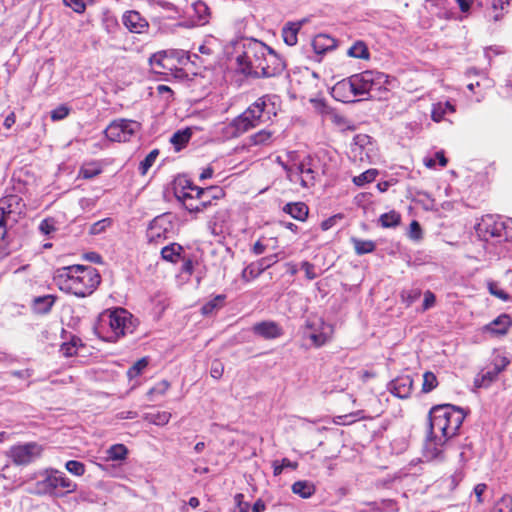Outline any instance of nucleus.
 Returning a JSON list of instances; mask_svg holds the SVG:
<instances>
[{"instance_id": "13d9d810", "label": "nucleus", "mask_w": 512, "mask_h": 512, "mask_svg": "<svg viewBox=\"0 0 512 512\" xmlns=\"http://www.w3.org/2000/svg\"><path fill=\"white\" fill-rule=\"evenodd\" d=\"M224 373V365L220 360H214L211 364L210 375L212 378L219 380Z\"/></svg>"}, {"instance_id": "49530a36", "label": "nucleus", "mask_w": 512, "mask_h": 512, "mask_svg": "<svg viewBox=\"0 0 512 512\" xmlns=\"http://www.w3.org/2000/svg\"><path fill=\"white\" fill-rule=\"evenodd\" d=\"M261 271L259 270L256 263H251L247 267H245L241 273V278L244 282L248 283L261 275Z\"/></svg>"}, {"instance_id": "f257e3e1", "label": "nucleus", "mask_w": 512, "mask_h": 512, "mask_svg": "<svg viewBox=\"0 0 512 512\" xmlns=\"http://www.w3.org/2000/svg\"><path fill=\"white\" fill-rule=\"evenodd\" d=\"M466 414L451 404L433 406L429 411V436L425 448L432 457L442 453V447L460 429Z\"/></svg>"}, {"instance_id": "7ed1b4c3", "label": "nucleus", "mask_w": 512, "mask_h": 512, "mask_svg": "<svg viewBox=\"0 0 512 512\" xmlns=\"http://www.w3.org/2000/svg\"><path fill=\"white\" fill-rule=\"evenodd\" d=\"M54 282L61 291L84 298L98 288L101 275L92 266L71 265L58 268L55 271Z\"/></svg>"}, {"instance_id": "9b49d317", "label": "nucleus", "mask_w": 512, "mask_h": 512, "mask_svg": "<svg viewBox=\"0 0 512 512\" xmlns=\"http://www.w3.org/2000/svg\"><path fill=\"white\" fill-rule=\"evenodd\" d=\"M44 448L36 442L13 445L7 455L16 465L26 466L42 456Z\"/></svg>"}, {"instance_id": "ddd939ff", "label": "nucleus", "mask_w": 512, "mask_h": 512, "mask_svg": "<svg viewBox=\"0 0 512 512\" xmlns=\"http://www.w3.org/2000/svg\"><path fill=\"white\" fill-rule=\"evenodd\" d=\"M205 195L206 190H203L202 187L196 186L188 180H185L184 185L175 189L176 198L190 214H193L194 209H197V198H201Z\"/></svg>"}, {"instance_id": "a19ab883", "label": "nucleus", "mask_w": 512, "mask_h": 512, "mask_svg": "<svg viewBox=\"0 0 512 512\" xmlns=\"http://www.w3.org/2000/svg\"><path fill=\"white\" fill-rule=\"evenodd\" d=\"M226 296L221 294L217 295L214 299L205 303L201 308V313L205 316L212 314L215 310L219 309L222 306Z\"/></svg>"}, {"instance_id": "9d476101", "label": "nucleus", "mask_w": 512, "mask_h": 512, "mask_svg": "<svg viewBox=\"0 0 512 512\" xmlns=\"http://www.w3.org/2000/svg\"><path fill=\"white\" fill-rule=\"evenodd\" d=\"M141 124L130 119L113 120L104 130L107 139L113 142H127L139 132Z\"/></svg>"}, {"instance_id": "58836bf2", "label": "nucleus", "mask_w": 512, "mask_h": 512, "mask_svg": "<svg viewBox=\"0 0 512 512\" xmlns=\"http://www.w3.org/2000/svg\"><path fill=\"white\" fill-rule=\"evenodd\" d=\"M159 155V151L158 149H153L152 151H150L146 157L144 158V160H142L139 164V173L144 176L147 174L148 170L154 165L155 161H156V158L158 157Z\"/></svg>"}, {"instance_id": "8fccbe9b", "label": "nucleus", "mask_w": 512, "mask_h": 512, "mask_svg": "<svg viewBox=\"0 0 512 512\" xmlns=\"http://www.w3.org/2000/svg\"><path fill=\"white\" fill-rule=\"evenodd\" d=\"M65 468L67 471L76 476H82L85 473V465L80 461L69 460L66 462Z\"/></svg>"}, {"instance_id": "72a5a7b5", "label": "nucleus", "mask_w": 512, "mask_h": 512, "mask_svg": "<svg viewBox=\"0 0 512 512\" xmlns=\"http://www.w3.org/2000/svg\"><path fill=\"white\" fill-rule=\"evenodd\" d=\"M347 54L350 57L358 58V59H368L370 57V53L368 47L364 41L358 40L356 41L349 49Z\"/></svg>"}, {"instance_id": "bb28decb", "label": "nucleus", "mask_w": 512, "mask_h": 512, "mask_svg": "<svg viewBox=\"0 0 512 512\" xmlns=\"http://www.w3.org/2000/svg\"><path fill=\"white\" fill-rule=\"evenodd\" d=\"M55 300H56V298L53 295H45V296L36 297L33 300V310L37 314H41V315L48 314L51 311V309L55 303Z\"/></svg>"}, {"instance_id": "a878e982", "label": "nucleus", "mask_w": 512, "mask_h": 512, "mask_svg": "<svg viewBox=\"0 0 512 512\" xmlns=\"http://www.w3.org/2000/svg\"><path fill=\"white\" fill-rule=\"evenodd\" d=\"M320 111L324 121L331 122L332 124L336 125L341 129L347 126V119L343 115L335 111V109L324 105L322 106Z\"/></svg>"}, {"instance_id": "e433bc0d", "label": "nucleus", "mask_w": 512, "mask_h": 512, "mask_svg": "<svg viewBox=\"0 0 512 512\" xmlns=\"http://www.w3.org/2000/svg\"><path fill=\"white\" fill-rule=\"evenodd\" d=\"M102 173L101 166L96 162L84 164L79 170V177L83 179H93Z\"/></svg>"}, {"instance_id": "c756f323", "label": "nucleus", "mask_w": 512, "mask_h": 512, "mask_svg": "<svg viewBox=\"0 0 512 512\" xmlns=\"http://www.w3.org/2000/svg\"><path fill=\"white\" fill-rule=\"evenodd\" d=\"M355 253L357 255L369 254L375 251L376 243L372 240H364L356 237L351 238Z\"/></svg>"}, {"instance_id": "f704fd0d", "label": "nucleus", "mask_w": 512, "mask_h": 512, "mask_svg": "<svg viewBox=\"0 0 512 512\" xmlns=\"http://www.w3.org/2000/svg\"><path fill=\"white\" fill-rule=\"evenodd\" d=\"M107 459L112 461H122L127 458L128 449L124 444H114L107 450Z\"/></svg>"}, {"instance_id": "7c9ffc66", "label": "nucleus", "mask_w": 512, "mask_h": 512, "mask_svg": "<svg viewBox=\"0 0 512 512\" xmlns=\"http://www.w3.org/2000/svg\"><path fill=\"white\" fill-rule=\"evenodd\" d=\"M171 413L168 411H156V412H149L146 413L143 416V419L151 424L157 425V426H164L168 424V422L171 419Z\"/></svg>"}, {"instance_id": "864d4df0", "label": "nucleus", "mask_w": 512, "mask_h": 512, "mask_svg": "<svg viewBox=\"0 0 512 512\" xmlns=\"http://www.w3.org/2000/svg\"><path fill=\"white\" fill-rule=\"evenodd\" d=\"M244 498L242 493H237L234 496L235 508L233 512H249L250 504Z\"/></svg>"}, {"instance_id": "473e14b6", "label": "nucleus", "mask_w": 512, "mask_h": 512, "mask_svg": "<svg viewBox=\"0 0 512 512\" xmlns=\"http://www.w3.org/2000/svg\"><path fill=\"white\" fill-rule=\"evenodd\" d=\"M455 107L450 102L445 103H437L433 105L432 111H431V118L435 122H440L443 120L446 113H454Z\"/></svg>"}, {"instance_id": "1a4fd4ad", "label": "nucleus", "mask_w": 512, "mask_h": 512, "mask_svg": "<svg viewBox=\"0 0 512 512\" xmlns=\"http://www.w3.org/2000/svg\"><path fill=\"white\" fill-rule=\"evenodd\" d=\"M287 172L291 181H293L294 176H297L303 188H311L315 186L320 175L319 160L308 155L296 165L295 170L290 168L287 169Z\"/></svg>"}, {"instance_id": "a18cd8bd", "label": "nucleus", "mask_w": 512, "mask_h": 512, "mask_svg": "<svg viewBox=\"0 0 512 512\" xmlns=\"http://www.w3.org/2000/svg\"><path fill=\"white\" fill-rule=\"evenodd\" d=\"M487 289L491 295H493L494 297H496L502 301L510 300V295L505 290L500 288L498 283L495 281H492V280L488 281Z\"/></svg>"}, {"instance_id": "f8f14e48", "label": "nucleus", "mask_w": 512, "mask_h": 512, "mask_svg": "<svg viewBox=\"0 0 512 512\" xmlns=\"http://www.w3.org/2000/svg\"><path fill=\"white\" fill-rule=\"evenodd\" d=\"M332 333V327L326 324L322 318L312 317L305 322L304 334L317 348L325 345L331 339Z\"/></svg>"}, {"instance_id": "4468645a", "label": "nucleus", "mask_w": 512, "mask_h": 512, "mask_svg": "<svg viewBox=\"0 0 512 512\" xmlns=\"http://www.w3.org/2000/svg\"><path fill=\"white\" fill-rule=\"evenodd\" d=\"M383 74L373 71H364L360 74L350 76L356 95L361 96L374 89L380 83Z\"/></svg>"}, {"instance_id": "f03ea898", "label": "nucleus", "mask_w": 512, "mask_h": 512, "mask_svg": "<svg viewBox=\"0 0 512 512\" xmlns=\"http://www.w3.org/2000/svg\"><path fill=\"white\" fill-rule=\"evenodd\" d=\"M238 69L246 76L275 77L285 69V62L270 47L258 40L243 44V51L237 56Z\"/></svg>"}, {"instance_id": "423d86ee", "label": "nucleus", "mask_w": 512, "mask_h": 512, "mask_svg": "<svg viewBox=\"0 0 512 512\" xmlns=\"http://www.w3.org/2000/svg\"><path fill=\"white\" fill-rule=\"evenodd\" d=\"M25 203L17 194H9L0 198V259L10 254L7 228L18 221L24 214Z\"/></svg>"}, {"instance_id": "3c124183", "label": "nucleus", "mask_w": 512, "mask_h": 512, "mask_svg": "<svg viewBox=\"0 0 512 512\" xmlns=\"http://www.w3.org/2000/svg\"><path fill=\"white\" fill-rule=\"evenodd\" d=\"M56 229V221L52 217L45 218L40 222L39 230L44 235H50L55 232Z\"/></svg>"}, {"instance_id": "ea45409f", "label": "nucleus", "mask_w": 512, "mask_h": 512, "mask_svg": "<svg viewBox=\"0 0 512 512\" xmlns=\"http://www.w3.org/2000/svg\"><path fill=\"white\" fill-rule=\"evenodd\" d=\"M193 9L198 16L199 21H202L203 23L208 21L211 11L205 1L197 0L193 3Z\"/></svg>"}, {"instance_id": "6e6552de", "label": "nucleus", "mask_w": 512, "mask_h": 512, "mask_svg": "<svg viewBox=\"0 0 512 512\" xmlns=\"http://www.w3.org/2000/svg\"><path fill=\"white\" fill-rule=\"evenodd\" d=\"M187 58L182 51H160L150 57V66L154 73L178 76Z\"/></svg>"}, {"instance_id": "69168bd1", "label": "nucleus", "mask_w": 512, "mask_h": 512, "mask_svg": "<svg viewBox=\"0 0 512 512\" xmlns=\"http://www.w3.org/2000/svg\"><path fill=\"white\" fill-rule=\"evenodd\" d=\"M60 352L65 357H71L77 354L76 348H74V344L68 342L63 343L60 346Z\"/></svg>"}, {"instance_id": "20e7f679", "label": "nucleus", "mask_w": 512, "mask_h": 512, "mask_svg": "<svg viewBox=\"0 0 512 512\" xmlns=\"http://www.w3.org/2000/svg\"><path fill=\"white\" fill-rule=\"evenodd\" d=\"M273 96L263 95L253 102L243 113L235 117L227 129L232 137H239L247 131L272 120L276 116Z\"/></svg>"}, {"instance_id": "2f4dec72", "label": "nucleus", "mask_w": 512, "mask_h": 512, "mask_svg": "<svg viewBox=\"0 0 512 512\" xmlns=\"http://www.w3.org/2000/svg\"><path fill=\"white\" fill-rule=\"evenodd\" d=\"M183 248L177 243H172L161 249V257L171 263H177Z\"/></svg>"}, {"instance_id": "6e6d98bb", "label": "nucleus", "mask_w": 512, "mask_h": 512, "mask_svg": "<svg viewBox=\"0 0 512 512\" xmlns=\"http://www.w3.org/2000/svg\"><path fill=\"white\" fill-rule=\"evenodd\" d=\"M63 4L78 14H83L86 10V4L83 0H63Z\"/></svg>"}, {"instance_id": "39448f33", "label": "nucleus", "mask_w": 512, "mask_h": 512, "mask_svg": "<svg viewBox=\"0 0 512 512\" xmlns=\"http://www.w3.org/2000/svg\"><path fill=\"white\" fill-rule=\"evenodd\" d=\"M137 319L124 308L106 310L100 320V332L105 333L104 338L116 342L128 334H132L137 327Z\"/></svg>"}, {"instance_id": "c85d7f7f", "label": "nucleus", "mask_w": 512, "mask_h": 512, "mask_svg": "<svg viewBox=\"0 0 512 512\" xmlns=\"http://www.w3.org/2000/svg\"><path fill=\"white\" fill-rule=\"evenodd\" d=\"M401 214L396 210L383 213L379 217V223L382 228H396L401 224Z\"/></svg>"}, {"instance_id": "603ef678", "label": "nucleus", "mask_w": 512, "mask_h": 512, "mask_svg": "<svg viewBox=\"0 0 512 512\" xmlns=\"http://www.w3.org/2000/svg\"><path fill=\"white\" fill-rule=\"evenodd\" d=\"M408 236L415 241H419L423 238L422 228L417 220H413L410 223Z\"/></svg>"}, {"instance_id": "aec40b11", "label": "nucleus", "mask_w": 512, "mask_h": 512, "mask_svg": "<svg viewBox=\"0 0 512 512\" xmlns=\"http://www.w3.org/2000/svg\"><path fill=\"white\" fill-rule=\"evenodd\" d=\"M332 95L338 101L344 103L353 102L357 95L355 89H353L350 77L337 82L332 88Z\"/></svg>"}, {"instance_id": "338daca9", "label": "nucleus", "mask_w": 512, "mask_h": 512, "mask_svg": "<svg viewBox=\"0 0 512 512\" xmlns=\"http://www.w3.org/2000/svg\"><path fill=\"white\" fill-rule=\"evenodd\" d=\"M381 507L385 511L398 512L399 508L397 506V502L393 499H383L381 501Z\"/></svg>"}, {"instance_id": "4d7b16f0", "label": "nucleus", "mask_w": 512, "mask_h": 512, "mask_svg": "<svg viewBox=\"0 0 512 512\" xmlns=\"http://www.w3.org/2000/svg\"><path fill=\"white\" fill-rule=\"evenodd\" d=\"M69 115V108L65 105H60L51 111L50 116L53 121H59Z\"/></svg>"}, {"instance_id": "b1692460", "label": "nucleus", "mask_w": 512, "mask_h": 512, "mask_svg": "<svg viewBox=\"0 0 512 512\" xmlns=\"http://www.w3.org/2000/svg\"><path fill=\"white\" fill-rule=\"evenodd\" d=\"M283 211L298 221H306L309 215V208L304 202L287 203Z\"/></svg>"}, {"instance_id": "de8ad7c7", "label": "nucleus", "mask_w": 512, "mask_h": 512, "mask_svg": "<svg viewBox=\"0 0 512 512\" xmlns=\"http://www.w3.org/2000/svg\"><path fill=\"white\" fill-rule=\"evenodd\" d=\"M493 512H512V496L504 494L494 505Z\"/></svg>"}, {"instance_id": "4c0bfd02", "label": "nucleus", "mask_w": 512, "mask_h": 512, "mask_svg": "<svg viewBox=\"0 0 512 512\" xmlns=\"http://www.w3.org/2000/svg\"><path fill=\"white\" fill-rule=\"evenodd\" d=\"M378 175L377 169H368L358 176L353 177L352 181L356 186L362 187L365 184L373 182Z\"/></svg>"}, {"instance_id": "c03bdc74", "label": "nucleus", "mask_w": 512, "mask_h": 512, "mask_svg": "<svg viewBox=\"0 0 512 512\" xmlns=\"http://www.w3.org/2000/svg\"><path fill=\"white\" fill-rule=\"evenodd\" d=\"M148 359L147 357H143L136 361L127 371V376L130 379L137 378L140 376L143 372V370L148 366Z\"/></svg>"}, {"instance_id": "5701e85b", "label": "nucleus", "mask_w": 512, "mask_h": 512, "mask_svg": "<svg viewBox=\"0 0 512 512\" xmlns=\"http://www.w3.org/2000/svg\"><path fill=\"white\" fill-rule=\"evenodd\" d=\"M275 141V131L270 129H261L249 136V143L253 146L267 147Z\"/></svg>"}, {"instance_id": "37998d69", "label": "nucleus", "mask_w": 512, "mask_h": 512, "mask_svg": "<svg viewBox=\"0 0 512 512\" xmlns=\"http://www.w3.org/2000/svg\"><path fill=\"white\" fill-rule=\"evenodd\" d=\"M421 294L420 288L405 289L401 292V300L406 306H410L420 298Z\"/></svg>"}, {"instance_id": "dca6fc26", "label": "nucleus", "mask_w": 512, "mask_h": 512, "mask_svg": "<svg viewBox=\"0 0 512 512\" xmlns=\"http://www.w3.org/2000/svg\"><path fill=\"white\" fill-rule=\"evenodd\" d=\"M414 381L409 375H401L393 379L389 385L388 390L400 399H407L410 397L413 390Z\"/></svg>"}, {"instance_id": "e2e57ef3", "label": "nucleus", "mask_w": 512, "mask_h": 512, "mask_svg": "<svg viewBox=\"0 0 512 512\" xmlns=\"http://www.w3.org/2000/svg\"><path fill=\"white\" fill-rule=\"evenodd\" d=\"M211 201L212 200L208 197V195H205L201 198H197V203H196L197 209H194L193 214L203 212L205 209H207L209 206H211Z\"/></svg>"}, {"instance_id": "2eb2a0df", "label": "nucleus", "mask_w": 512, "mask_h": 512, "mask_svg": "<svg viewBox=\"0 0 512 512\" xmlns=\"http://www.w3.org/2000/svg\"><path fill=\"white\" fill-rule=\"evenodd\" d=\"M512 327V316L507 313H502L494 320L482 327V332L487 333L492 337H503L507 335Z\"/></svg>"}, {"instance_id": "cd10ccee", "label": "nucleus", "mask_w": 512, "mask_h": 512, "mask_svg": "<svg viewBox=\"0 0 512 512\" xmlns=\"http://www.w3.org/2000/svg\"><path fill=\"white\" fill-rule=\"evenodd\" d=\"M301 28V23L300 22H296V23H288L287 25H285L282 29V37H283V40L284 42L289 45V46H294L296 45L297 41H298V32Z\"/></svg>"}, {"instance_id": "a211bd4d", "label": "nucleus", "mask_w": 512, "mask_h": 512, "mask_svg": "<svg viewBox=\"0 0 512 512\" xmlns=\"http://www.w3.org/2000/svg\"><path fill=\"white\" fill-rule=\"evenodd\" d=\"M509 361L506 358H501V363H495L492 367L487 370H483L476 378L475 385L477 387H488L493 381H495L498 375L506 368Z\"/></svg>"}, {"instance_id": "4be33fe9", "label": "nucleus", "mask_w": 512, "mask_h": 512, "mask_svg": "<svg viewBox=\"0 0 512 512\" xmlns=\"http://www.w3.org/2000/svg\"><path fill=\"white\" fill-rule=\"evenodd\" d=\"M312 48L318 55H323L336 48V40L327 34H318L312 40Z\"/></svg>"}, {"instance_id": "0e129e2a", "label": "nucleus", "mask_w": 512, "mask_h": 512, "mask_svg": "<svg viewBox=\"0 0 512 512\" xmlns=\"http://www.w3.org/2000/svg\"><path fill=\"white\" fill-rule=\"evenodd\" d=\"M435 302H436V297L434 295L433 292H431L430 290H427L425 293H424V301H423V310H428L430 309L431 307H433L435 305Z\"/></svg>"}, {"instance_id": "09e8293b", "label": "nucleus", "mask_w": 512, "mask_h": 512, "mask_svg": "<svg viewBox=\"0 0 512 512\" xmlns=\"http://www.w3.org/2000/svg\"><path fill=\"white\" fill-rule=\"evenodd\" d=\"M278 262V254L269 255L266 257H262L258 261H256V265L258 266L261 273H263L265 270L273 266Z\"/></svg>"}, {"instance_id": "052dcab7", "label": "nucleus", "mask_w": 512, "mask_h": 512, "mask_svg": "<svg viewBox=\"0 0 512 512\" xmlns=\"http://www.w3.org/2000/svg\"><path fill=\"white\" fill-rule=\"evenodd\" d=\"M301 268H302V270H304L305 276L308 280H313L317 277L314 264H312L308 261H303L301 263Z\"/></svg>"}, {"instance_id": "c9c22d12", "label": "nucleus", "mask_w": 512, "mask_h": 512, "mask_svg": "<svg viewBox=\"0 0 512 512\" xmlns=\"http://www.w3.org/2000/svg\"><path fill=\"white\" fill-rule=\"evenodd\" d=\"M192 132L186 128L184 130H178L171 137V143L175 146L176 150L183 148L190 140Z\"/></svg>"}, {"instance_id": "5fc2aeb1", "label": "nucleus", "mask_w": 512, "mask_h": 512, "mask_svg": "<svg viewBox=\"0 0 512 512\" xmlns=\"http://www.w3.org/2000/svg\"><path fill=\"white\" fill-rule=\"evenodd\" d=\"M203 190H206V195H208L211 200H219L225 197V191L219 186H210L203 188Z\"/></svg>"}, {"instance_id": "680f3d73", "label": "nucleus", "mask_w": 512, "mask_h": 512, "mask_svg": "<svg viewBox=\"0 0 512 512\" xmlns=\"http://www.w3.org/2000/svg\"><path fill=\"white\" fill-rule=\"evenodd\" d=\"M341 219H343V215L342 214H340V213L339 214H335V215H333V216H331V217H329V218H327V219H325V220H323L321 222V225H320L321 229L323 231H327V230L331 229L336 224L337 220H341Z\"/></svg>"}, {"instance_id": "bf43d9fd", "label": "nucleus", "mask_w": 512, "mask_h": 512, "mask_svg": "<svg viewBox=\"0 0 512 512\" xmlns=\"http://www.w3.org/2000/svg\"><path fill=\"white\" fill-rule=\"evenodd\" d=\"M111 224V220L109 218L102 219L98 222H95L90 228V234L96 235L102 233L109 225Z\"/></svg>"}, {"instance_id": "79ce46f5", "label": "nucleus", "mask_w": 512, "mask_h": 512, "mask_svg": "<svg viewBox=\"0 0 512 512\" xmlns=\"http://www.w3.org/2000/svg\"><path fill=\"white\" fill-rule=\"evenodd\" d=\"M438 386L436 375L431 371H426L423 374L422 392L429 393Z\"/></svg>"}, {"instance_id": "0eeeda50", "label": "nucleus", "mask_w": 512, "mask_h": 512, "mask_svg": "<svg viewBox=\"0 0 512 512\" xmlns=\"http://www.w3.org/2000/svg\"><path fill=\"white\" fill-rule=\"evenodd\" d=\"M76 489L77 484L67 477L65 473L53 469L46 471L44 479L36 483L38 493L56 497L73 493Z\"/></svg>"}, {"instance_id": "774afa93", "label": "nucleus", "mask_w": 512, "mask_h": 512, "mask_svg": "<svg viewBox=\"0 0 512 512\" xmlns=\"http://www.w3.org/2000/svg\"><path fill=\"white\" fill-rule=\"evenodd\" d=\"M487 489V485L485 483H479L474 487V493L477 498V503L481 504L483 502L482 495Z\"/></svg>"}, {"instance_id": "412c9836", "label": "nucleus", "mask_w": 512, "mask_h": 512, "mask_svg": "<svg viewBox=\"0 0 512 512\" xmlns=\"http://www.w3.org/2000/svg\"><path fill=\"white\" fill-rule=\"evenodd\" d=\"M252 330L254 334L264 339H276L283 335L282 327L275 321H262L256 323Z\"/></svg>"}, {"instance_id": "f3484780", "label": "nucleus", "mask_w": 512, "mask_h": 512, "mask_svg": "<svg viewBox=\"0 0 512 512\" xmlns=\"http://www.w3.org/2000/svg\"><path fill=\"white\" fill-rule=\"evenodd\" d=\"M122 22L132 33H143L149 27L147 20L135 10L126 11L122 16Z\"/></svg>"}, {"instance_id": "393cba45", "label": "nucleus", "mask_w": 512, "mask_h": 512, "mask_svg": "<svg viewBox=\"0 0 512 512\" xmlns=\"http://www.w3.org/2000/svg\"><path fill=\"white\" fill-rule=\"evenodd\" d=\"M291 490L303 499L310 498L316 492L315 485L308 480H299L292 484Z\"/></svg>"}, {"instance_id": "6ab92c4d", "label": "nucleus", "mask_w": 512, "mask_h": 512, "mask_svg": "<svg viewBox=\"0 0 512 512\" xmlns=\"http://www.w3.org/2000/svg\"><path fill=\"white\" fill-rule=\"evenodd\" d=\"M169 223L165 222L161 217L154 218L147 229V238L150 243L158 244L167 238L169 232Z\"/></svg>"}]
</instances>
